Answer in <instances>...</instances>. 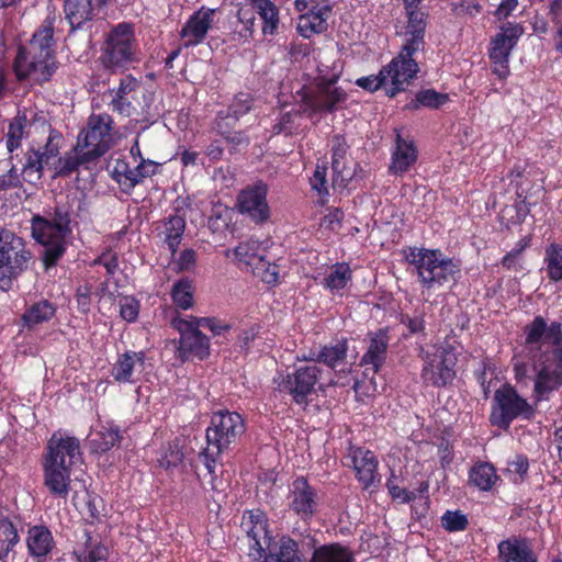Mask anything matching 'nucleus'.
Returning <instances> with one entry per match:
<instances>
[{"label": "nucleus", "instance_id": "22", "mask_svg": "<svg viewBox=\"0 0 562 562\" xmlns=\"http://www.w3.org/2000/svg\"><path fill=\"white\" fill-rule=\"evenodd\" d=\"M241 528L245 530L250 555L260 560L263 555L266 547L272 541L267 529V520L261 512L252 513L243 516Z\"/></svg>", "mask_w": 562, "mask_h": 562}, {"label": "nucleus", "instance_id": "54", "mask_svg": "<svg viewBox=\"0 0 562 562\" xmlns=\"http://www.w3.org/2000/svg\"><path fill=\"white\" fill-rule=\"evenodd\" d=\"M341 75V65L335 60L331 64L319 61L315 83H336Z\"/></svg>", "mask_w": 562, "mask_h": 562}, {"label": "nucleus", "instance_id": "43", "mask_svg": "<svg viewBox=\"0 0 562 562\" xmlns=\"http://www.w3.org/2000/svg\"><path fill=\"white\" fill-rule=\"evenodd\" d=\"M186 229V220L178 213L171 214L165 222V241L171 252L175 256L177 249L182 240V236Z\"/></svg>", "mask_w": 562, "mask_h": 562}, {"label": "nucleus", "instance_id": "58", "mask_svg": "<svg viewBox=\"0 0 562 562\" xmlns=\"http://www.w3.org/2000/svg\"><path fill=\"white\" fill-rule=\"evenodd\" d=\"M383 68L380 70L378 75H371L368 77H361L357 79L356 85L368 91H376L381 87L390 88L387 79L383 76Z\"/></svg>", "mask_w": 562, "mask_h": 562}, {"label": "nucleus", "instance_id": "63", "mask_svg": "<svg viewBox=\"0 0 562 562\" xmlns=\"http://www.w3.org/2000/svg\"><path fill=\"white\" fill-rule=\"evenodd\" d=\"M518 0H502L494 12V15L498 21L506 20L507 18L514 15L515 11L518 9Z\"/></svg>", "mask_w": 562, "mask_h": 562}, {"label": "nucleus", "instance_id": "56", "mask_svg": "<svg viewBox=\"0 0 562 562\" xmlns=\"http://www.w3.org/2000/svg\"><path fill=\"white\" fill-rule=\"evenodd\" d=\"M196 252L191 248H186L179 255L172 256L173 269L178 272L190 271L195 267Z\"/></svg>", "mask_w": 562, "mask_h": 562}, {"label": "nucleus", "instance_id": "38", "mask_svg": "<svg viewBox=\"0 0 562 562\" xmlns=\"http://www.w3.org/2000/svg\"><path fill=\"white\" fill-rule=\"evenodd\" d=\"M122 440V431L113 422H106L100 425V428L90 439L91 448L94 452L102 453L119 445Z\"/></svg>", "mask_w": 562, "mask_h": 562}, {"label": "nucleus", "instance_id": "51", "mask_svg": "<svg viewBox=\"0 0 562 562\" xmlns=\"http://www.w3.org/2000/svg\"><path fill=\"white\" fill-rule=\"evenodd\" d=\"M254 26V12L244 8L239 9L237 11V23L234 29V34L237 35L239 40L246 42L252 37Z\"/></svg>", "mask_w": 562, "mask_h": 562}, {"label": "nucleus", "instance_id": "5", "mask_svg": "<svg viewBox=\"0 0 562 562\" xmlns=\"http://www.w3.org/2000/svg\"><path fill=\"white\" fill-rule=\"evenodd\" d=\"M405 258L414 267L423 288L435 290L460 277V262L439 249L411 247Z\"/></svg>", "mask_w": 562, "mask_h": 562}, {"label": "nucleus", "instance_id": "55", "mask_svg": "<svg viewBox=\"0 0 562 562\" xmlns=\"http://www.w3.org/2000/svg\"><path fill=\"white\" fill-rule=\"evenodd\" d=\"M529 470L528 458L524 454H516L513 460L507 463V472L513 476L515 483L522 482Z\"/></svg>", "mask_w": 562, "mask_h": 562}, {"label": "nucleus", "instance_id": "3", "mask_svg": "<svg viewBox=\"0 0 562 562\" xmlns=\"http://www.w3.org/2000/svg\"><path fill=\"white\" fill-rule=\"evenodd\" d=\"M81 463L79 440L60 431L54 432L46 445L42 461L44 486L52 495L67 498L72 470Z\"/></svg>", "mask_w": 562, "mask_h": 562}, {"label": "nucleus", "instance_id": "37", "mask_svg": "<svg viewBox=\"0 0 562 562\" xmlns=\"http://www.w3.org/2000/svg\"><path fill=\"white\" fill-rule=\"evenodd\" d=\"M498 480L496 469L490 462L477 461L469 471V484L481 492L491 491Z\"/></svg>", "mask_w": 562, "mask_h": 562}, {"label": "nucleus", "instance_id": "23", "mask_svg": "<svg viewBox=\"0 0 562 562\" xmlns=\"http://www.w3.org/2000/svg\"><path fill=\"white\" fill-rule=\"evenodd\" d=\"M144 366V351H125L111 364L110 376L119 384H135L139 381Z\"/></svg>", "mask_w": 562, "mask_h": 562}, {"label": "nucleus", "instance_id": "17", "mask_svg": "<svg viewBox=\"0 0 562 562\" xmlns=\"http://www.w3.org/2000/svg\"><path fill=\"white\" fill-rule=\"evenodd\" d=\"M172 326L180 333L178 351L182 360L190 358L203 360L209 357L210 340L191 318L176 317L172 319Z\"/></svg>", "mask_w": 562, "mask_h": 562}, {"label": "nucleus", "instance_id": "27", "mask_svg": "<svg viewBox=\"0 0 562 562\" xmlns=\"http://www.w3.org/2000/svg\"><path fill=\"white\" fill-rule=\"evenodd\" d=\"M261 562H305L300 552V544L290 536H282L274 543L266 547Z\"/></svg>", "mask_w": 562, "mask_h": 562}, {"label": "nucleus", "instance_id": "40", "mask_svg": "<svg viewBox=\"0 0 562 562\" xmlns=\"http://www.w3.org/2000/svg\"><path fill=\"white\" fill-rule=\"evenodd\" d=\"M91 161L94 160L86 157L83 150H77L76 147L74 148V151L67 153L64 156H60V153L56 154L53 178L68 177L74 171L78 170L80 166L87 165Z\"/></svg>", "mask_w": 562, "mask_h": 562}, {"label": "nucleus", "instance_id": "19", "mask_svg": "<svg viewBox=\"0 0 562 562\" xmlns=\"http://www.w3.org/2000/svg\"><path fill=\"white\" fill-rule=\"evenodd\" d=\"M288 499L289 508L303 521L311 520L317 510V492L303 476L291 483Z\"/></svg>", "mask_w": 562, "mask_h": 562}, {"label": "nucleus", "instance_id": "2", "mask_svg": "<svg viewBox=\"0 0 562 562\" xmlns=\"http://www.w3.org/2000/svg\"><path fill=\"white\" fill-rule=\"evenodd\" d=\"M56 21L55 13L48 14L29 44L18 48L13 70L20 82L27 80L33 85H43L49 81L58 69L53 48Z\"/></svg>", "mask_w": 562, "mask_h": 562}, {"label": "nucleus", "instance_id": "47", "mask_svg": "<svg viewBox=\"0 0 562 562\" xmlns=\"http://www.w3.org/2000/svg\"><path fill=\"white\" fill-rule=\"evenodd\" d=\"M448 101V95L439 93L434 89L419 91L405 108L407 110H418L420 108L438 109Z\"/></svg>", "mask_w": 562, "mask_h": 562}, {"label": "nucleus", "instance_id": "11", "mask_svg": "<svg viewBox=\"0 0 562 562\" xmlns=\"http://www.w3.org/2000/svg\"><path fill=\"white\" fill-rule=\"evenodd\" d=\"M321 372L316 364L301 366L293 372H278L273 383L277 391L290 395L295 404L306 405L308 396L316 392Z\"/></svg>", "mask_w": 562, "mask_h": 562}, {"label": "nucleus", "instance_id": "64", "mask_svg": "<svg viewBox=\"0 0 562 562\" xmlns=\"http://www.w3.org/2000/svg\"><path fill=\"white\" fill-rule=\"evenodd\" d=\"M95 265H101L105 268L108 274L113 276L119 268V260L115 254L108 251L102 254L94 260Z\"/></svg>", "mask_w": 562, "mask_h": 562}, {"label": "nucleus", "instance_id": "16", "mask_svg": "<svg viewBox=\"0 0 562 562\" xmlns=\"http://www.w3.org/2000/svg\"><path fill=\"white\" fill-rule=\"evenodd\" d=\"M347 100L346 91L335 83H314V89L302 97L303 112L310 116L316 113H333Z\"/></svg>", "mask_w": 562, "mask_h": 562}, {"label": "nucleus", "instance_id": "45", "mask_svg": "<svg viewBox=\"0 0 562 562\" xmlns=\"http://www.w3.org/2000/svg\"><path fill=\"white\" fill-rule=\"evenodd\" d=\"M260 243L258 240L249 239L243 243H239L234 248L235 258L246 266L251 267L254 269L256 263L265 266V258L260 254Z\"/></svg>", "mask_w": 562, "mask_h": 562}, {"label": "nucleus", "instance_id": "57", "mask_svg": "<svg viewBox=\"0 0 562 562\" xmlns=\"http://www.w3.org/2000/svg\"><path fill=\"white\" fill-rule=\"evenodd\" d=\"M252 272L261 278V280L270 285H274L279 281V267L265 260V266L256 263Z\"/></svg>", "mask_w": 562, "mask_h": 562}, {"label": "nucleus", "instance_id": "39", "mask_svg": "<svg viewBox=\"0 0 562 562\" xmlns=\"http://www.w3.org/2000/svg\"><path fill=\"white\" fill-rule=\"evenodd\" d=\"M85 542L74 554L78 562H106L109 549L106 546L92 538L91 532L83 530Z\"/></svg>", "mask_w": 562, "mask_h": 562}, {"label": "nucleus", "instance_id": "8", "mask_svg": "<svg viewBox=\"0 0 562 562\" xmlns=\"http://www.w3.org/2000/svg\"><path fill=\"white\" fill-rule=\"evenodd\" d=\"M423 368L420 379L425 385L445 387L456 378L457 355L449 344L434 345L428 349L422 348Z\"/></svg>", "mask_w": 562, "mask_h": 562}, {"label": "nucleus", "instance_id": "13", "mask_svg": "<svg viewBox=\"0 0 562 562\" xmlns=\"http://www.w3.org/2000/svg\"><path fill=\"white\" fill-rule=\"evenodd\" d=\"M60 138L61 136L58 133L52 132L44 145L31 147L25 151L22 167L24 181L35 184L42 179L46 170L54 171L56 154H59L60 149Z\"/></svg>", "mask_w": 562, "mask_h": 562}, {"label": "nucleus", "instance_id": "20", "mask_svg": "<svg viewBox=\"0 0 562 562\" xmlns=\"http://www.w3.org/2000/svg\"><path fill=\"white\" fill-rule=\"evenodd\" d=\"M331 169L334 186L346 188L356 175L358 164L349 155V146L341 135L330 139Z\"/></svg>", "mask_w": 562, "mask_h": 562}, {"label": "nucleus", "instance_id": "7", "mask_svg": "<svg viewBox=\"0 0 562 562\" xmlns=\"http://www.w3.org/2000/svg\"><path fill=\"white\" fill-rule=\"evenodd\" d=\"M100 60L112 70L125 69L140 60V47L132 23L121 22L109 31Z\"/></svg>", "mask_w": 562, "mask_h": 562}, {"label": "nucleus", "instance_id": "21", "mask_svg": "<svg viewBox=\"0 0 562 562\" xmlns=\"http://www.w3.org/2000/svg\"><path fill=\"white\" fill-rule=\"evenodd\" d=\"M215 10L202 7L183 24L179 36L183 48L203 43L214 22Z\"/></svg>", "mask_w": 562, "mask_h": 562}, {"label": "nucleus", "instance_id": "59", "mask_svg": "<svg viewBox=\"0 0 562 562\" xmlns=\"http://www.w3.org/2000/svg\"><path fill=\"white\" fill-rule=\"evenodd\" d=\"M198 327L209 328L213 335L220 336L231 329V325L215 317H190Z\"/></svg>", "mask_w": 562, "mask_h": 562}, {"label": "nucleus", "instance_id": "35", "mask_svg": "<svg viewBox=\"0 0 562 562\" xmlns=\"http://www.w3.org/2000/svg\"><path fill=\"white\" fill-rule=\"evenodd\" d=\"M408 22L405 27L404 45L413 50H422L424 48V35H425V21L424 13L417 10V8L406 9Z\"/></svg>", "mask_w": 562, "mask_h": 562}, {"label": "nucleus", "instance_id": "31", "mask_svg": "<svg viewBox=\"0 0 562 562\" xmlns=\"http://www.w3.org/2000/svg\"><path fill=\"white\" fill-rule=\"evenodd\" d=\"M137 88V81L131 75L124 76L120 80L117 89L109 91L111 101L109 103L112 111L122 116L128 117L135 112V108L130 100V94Z\"/></svg>", "mask_w": 562, "mask_h": 562}, {"label": "nucleus", "instance_id": "50", "mask_svg": "<svg viewBox=\"0 0 562 562\" xmlns=\"http://www.w3.org/2000/svg\"><path fill=\"white\" fill-rule=\"evenodd\" d=\"M251 109V98L248 93L240 92L235 95L233 102L228 106L226 113L220 112L218 117L224 119H234L237 121L240 116L247 114Z\"/></svg>", "mask_w": 562, "mask_h": 562}, {"label": "nucleus", "instance_id": "1", "mask_svg": "<svg viewBox=\"0 0 562 562\" xmlns=\"http://www.w3.org/2000/svg\"><path fill=\"white\" fill-rule=\"evenodd\" d=\"M525 342L513 358L517 384H533V398L541 402L562 386V324L538 315L524 327Z\"/></svg>", "mask_w": 562, "mask_h": 562}, {"label": "nucleus", "instance_id": "52", "mask_svg": "<svg viewBox=\"0 0 562 562\" xmlns=\"http://www.w3.org/2000/svg\"><path fill=\"white\" fill-rule=\"evenodd\" d=\"M18 542L19 535L13 524L2 522L0 527V560L5 559Z\"/></svg>", "mask_w": 562, "mask_h": 562}, {"label": "nucleus", "instance_id": "24", "mask_svg": "<svg viewBox=\"0 0 562 562\" xmlns=\"http://www.w3.org/2000/svg\"><path fill=\"white\" fill-rule=\"evenodd\" d=\"M346 460V464L353 468L358 481L364 488H369L375 483L378 480V460L372 451L351 446Z\"/></svg>", "mask_w": 562, "mask_h": 562}, {"label": "nucleus", "instance_id": "15", "mask_svg": "<svg viewBox=\"0 0 562 562\" xmlns=\"http://www.w3.org/2000/svg\"><path fill=\"white\" fill-rule=\"evenodd\" d=\"M418 52L403 44L400 54L383 67V76L386 77L390 86V88H386L389 97L393 98L398 92L404 91L412 80L415 79L419 67L414 55Z\"/></svg>", "mask_w": 562, "mask_h": 562}, {"label": "nucleus", "instance_id": "9", "mask_svg": "<svg viewBox=\"0 0 562 562\" xmlns=\"http://www.w3.org/2000/svg\"><path fill=\"white\" fill-rule=\"evenodd\" d=\"M533 415L532 405L520 396L514 386L505 384L495 391L490 416L493 426L507 430L515 419L529 420Z\"/></svg>", "mask_w": 562, "mask_h": 562}, {"label": "nucleus", "instance_id": "36", "mask_svg": "<svg viewBox=\"0 0 562 562\" xmlns=\"http://www.w3.org/2000/svg\"><path fill=\"white\" fill-rule=\"evenodd\" d=\"M251 9L262 21L263 35L278 33L280 24V10L272 0H248Z\"/></svg>", "mask_w": 562, "mask_h": 562}, {"label": "nucleus", "instance_id": "32", "mask_svg": "<svg viewBox=\"0 0 562 562\" xmlns=\"http://www.w3.org/2000/svg\"><path fill=\"white\" fill-rule=\"evenodd\" d=\"M92 0H64V14L71 31L82 29L91 22L97 12Z\"/></svg>", "mask_w": 562, "mask_h": 562}, {"label": "nucleus", "instance_id": "60", "mask_svg": "<svg viewBox=\"0 0 562 562\" xmlns=\"http://www.w3.org/2000/svg\"><path fill=\"white\" fill-rule=\"evenodd\" d=\"M120 314L126 322H135L139 314V302L133 296H124L120 300Z\"/></svg>", "mask_w": 562, "mask_h": 562}, {"label": "nucleus", "instance_id": "48", "mask_svg": "<svg viewBox=\"0 0 562 562\" xmlns=\"http://www.w3.org/2000/svg\"><path fill=\"white\" fill-rule=\"evenodd\" d=\"M547 276L551 281L562 280V245L552 243L544 251Z\"/></svg>", "mask_w": 562, "mask_h": 562}, {"label": "nucleus", "instance_id": "29", "mask_svg": "<svg viewBox=\"0 0 562 562\" xmlns=\"http://www.w3.org/2000/svg\"><path fill=\"white\" fill-rule=\"evenodd\" d=\"M390 338L385 329L369 335V346L361 358V366H370L378 373L386 360Z\"/></svg>", "mask_w": 562, "mask_h": 562}, {"label": "nucleus", "instance_id": "33", "mask_svg": "<svg viewBox=\"0 0 562 562\" xmlns=\"http://www.w3.org/2000/svg\"><path fill=\"white\" fill-rule=\"evenodd\" d=\"M348 351L347 339L337 340L335 344L325 345L318 351H310L307 356L297 358L304 361H317L326 364L331 369H336L346 360Z\"/></svg>", "mask_w": 562, "mask_h": 562}, {"label": "nucleus", "instance_id": "10", "mask_svg": "<svg viewBox=\"0 0 562 562\" xmlns=\"http://www.w3.org/2000/svg\"><path fill=\"white\" fill-rule=\"evenodd\" d=\"M30 260L31 251L24 239L10 229H0V269L3 274L0 279L1 290L10 288L12 278L24 271Z\"/></svg>", "mask_w": 562, "mask_h": 562}, {"label": "nucleus", "instance_id": "18", "mask_svg": "<svg viewBox=\"0 0 562 562\" xmlns=\"http://www.w3.org/2000/svg\"><path fill=\"white\" fill-rule=\"evenodd\" d=\"M267 194L268 188L263 182L246 187L237 196L236 207L238 212L256 224L267 222L270 217Z\"/></svg>", "mask_w": 562, "mask_h": 562}, {"label": "nucleus", "instance_id": "25", "mask_svg": "<svg viewBox=\"0 0 562 562\" xmlns=\"http://www.w3.org/2000/svg\"><path fill=\"white\" fill-rule=\"evenodd\" d=\"M302 547L313 549L308 562H355L353 552L349 547L339 542L318 544L311 533L304 536Z\"/></svg>", "mask_w": 562, "mask_h": 562}, {"label": "nucleus", "instance_id": "61", "mask_svg": "<svg viewBox=\"0 0 562 562\" xmlns=\"http://www.w3.org/2000/svg\"><path fill=\"white\" fill-rule=\"evenodd\" d=\"M326 176H327L326 165H322V166L317 165L314 170L313 177L311 178L312 189L317 191V193L321 196L328 194Z\"/></svg>", "mask_w": 562, "mask_h": 562}, {"label": "nucleus", "instance_id": "53", "mask_svg": "<svg viewBox=\"0 0 562 562\" xmlns=\"http://www.w3.org/2000/svg\"><path fill=\"white\" fill-rule=\"evenodd\" d=\"M441 526L449 532L464 531L469 526V519L461 510H447L441 516Z\"/></svg>", "mask_w": 562, "mask_h": 562}, {"label": "nucleus", "instance_id": "14", "mask_svg": "<svg viewBox=\"0 0 562 562\" xmlns=\"http://www.w3.org/2000/svg\"><path fill=\"white\" fill-rule=\"evenodd\" d=\"M524 30L518 23H506L491 40L488 57L493 63V74L499 79L509 76V57Z\"/></svg>", "mask_w": 562, "mask_h": 562}, {"label": "nucleus", "instance_id": "62", "mask_svg": "<svg viewBox=\"0 0 562 562\" xmlns=\"http://www.w3.org/2000/svg\"><path fill=\"white\" fill-rule=\"evenodd\" d=\"M135 165L137 175V184H139L145 178L151 177L157 173L159 165L150 159L140 158Z\"/></svg>", "mask_w": 562, "mask_h": 562}, {"label": "nucleus", "instance_id": "4", "mask_svg": "<svg viewBox=\"0 0 562 562\" xmlns=\"http://www.w3.org/2000/svg\"><path fill=\"white\" fill-rule=\"evenodd\" d=\"M71 212L66 204H58L47 216L35 215L32 218V236L44 246L43 262L53 267L66 250V238L71 234Z\"/></svg>", "mask_w": 562, "mask_h": 562}, {"label": "nucleus", "instance_id": "34", "mask_svg": "<svg viewBox=\"0 0 562 562\" xmlns=\"http://www.w3.org/2000/svg\"><path fill=\"white\" fill-rule=\"evenodd\" d=\"M330 7H313L308 12L302 14L297 23V32L301 36L310 38L313 34H319L327 29V19L330 14Z\"/></svg>", "mask_w": 562, "mask_h": 562}, {"label": "nucleus", "instance_id": "46", "mask_svg": "<svg viewBox=\"0 0 562 562\" xmlns=\"http://www.w3.org/2000/svg\"><path fill=\"white\" fill-rule=\"evenodd\" d=\"M30 126V122L24 113H18L9 124L7 132V149L13 153L21 147L22 139L25 136V130Z\"/></svg>", "mask_w": 562, "mask_h": 562}, {"label": "nucleus", "instance_id": "42", "mask_svg": "<svg viewBox=\"0 0 562 562\" xmlns=\"http://www.w3.org/2000/svg\"><path fill=\"white\" fill-rule=\"evenodd\" d=\"M56 313L55 305L47 301L42 300L32 304L23 314L22 321L27 328H34L38 324L48 322Z\"/></svg>", "mask_w": 562, "mask_h": 562}, {"label": "nucleus", "instance_id": "6", "mask_svg": "<svg viewBox=\"0 0 562 562\" xmlns=\"http://www.w3.org/2000/svg\"><path fill=\"white\" fill-rule=\"evenodd\" d=\"M245 430V420L236 412L218 411L212 415L205 431L206 448L199 456L210 474L214 473L221 454L235 443Z\"/></svg>", "mask_w": 562, "mask_h": 562}, {"label": "nucleus", "instance_id": "44", "mask_svg": "<svg viewBox=\"0 0 562 562\" xmlns=\"http://www.w3.org/2000/svg\"><path fill=\"white\" fill-rule=\"evenodd\" d=\"M351 278L352 271L349 265L346 262H338L330 268L327 276L323 279L322 284L325 289L336 293L342 290L348 282L351 281Z\"/></svg>", "mask_w": 562, "mask_h": 562}, {"label": "nucleus", "instance_id": "49", "mask_svg": "<svg viewBox=\"0 0 562 562\" xmlns=\"http://www.w3.org/2000/svg\"><path fill=\"white\" fill-rule=\"evenodd\" d=\"M193 285L189 279L177 281L171 289L173 304L181 310H189L193 305Z\"/></svg>", "mask_w": 562, "mask_h": 562}, {"label": "nucleus", "instance_id": "30", "mask_svg": "<svg viewBox=\"0 0 562 562\" xmlns=\"http://www.w3.org/2000/svg\"><path fill=\"white\" fill-rule=\"evenodd\" d=\"M417 157L418 153L414 142L403 138L401 133L396 131L395 149L392 153L390 172L393 175L406 172L416 162Z\"/></svg>", "mask_w": 562, "mask_h": 562}, {"label": "nucleus", "instance_id": "28", "mask_svg": "<svg viewBox=\"0 0 562 562\" xmlns=\"http://www.w3.org/2000/svg\"><path fill=\"white\" fill-rule=\"evenodd\" d=\"M497 549L501 562H537V557L527 538H507L498 543Z\"/></svg>", "mask_w": 562, "mask_h": 562}, {"label": "nucleus", "instance_id": "12", "mask_svg": "<svg viewBox=\"0 0 562 562\" xmlns=\"http://www.w3.org/2000/svg\"><path fill=\"white\" fill-rule=\"evenodd\" d=\"M113 120L109 114H92L87 127L78 135L76 149L93 160L103 156L113 145Z\"/></svg>", "mask_w": 562, "mask_h": 562}, {"label": "nucleus", "instance_id": "41", "mask_svg": "<svg viewBox=\"0 0 562 562\" xmlns=\"http://www.w3.org/2000/svg\"><path fill=\"white\" fill-rule=\"evenodd\" d=\"M111 176L124 192L131 191L137 186L135 165L127 157L116 158L111 164Z\"/></svg>", "mask_w": 562, "mask_h": 562}, {"label": "nucleus", "instance_id": "26", "mask_svg": "<svg viewBox=\"0 0 562 562\" xmlns=\"http://www.w3.org/2000/svg\"><path fill=\"white\" fill-rule=\"evenodd\" d=\"M26 546L34 562H47L55 549L52 531L43 525L32 526L27 530Z\"/></svg>", "mask_w": 562, "mask_h": 562}]
</instances>
